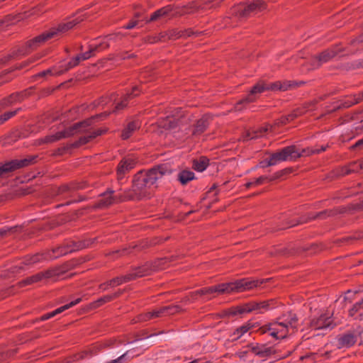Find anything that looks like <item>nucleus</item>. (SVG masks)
I'll use <instances>...</instances> for the list:
<instances>
[{"label":"nucleus","mask_w":363,"mask_h":363,"mask_svg":"<svg viewBox=\"0 0 363 363\" xmlns=\"http://www.w3.org/2000/svg\"><path fill=\"white\" fill-rule=\"evenodd\" d=\"M171 173L172 170L164 164L151 169L145 174H138L133 180V191L141 196H145L147 189L152 186L164 175Z\"/></svg>","instance_id":"20e7f679"},{"label":"nucleus","mask_w":363,"mask_h":363,"mask_svg":"<svg viewBox=\"0 0 363 363\" xmlns=\"http://www.w3.org/2000/svg\"><path fill=\"white\" fill-rule=\"evenodd\" d=\"M35 161V157H29L22 160H15L5 164H0V176L4 173L13 172L17 169L28 166Z\"/></svg>","instance_id":"f8f14e48"},{"label":"nucleus","mask_w":363,"mask_h":363,"mask_svg":"<svg viewBox=\"0 0 363 363\" xmlns=\"http://www.w3.org/2000/svg\"><path fill=\"white\" fill-rule=\"evenodd\" d=\"M84 20L82 15L68 18L57 26L52 27L42 34L27 42L26 45L30 50L37 48L43 43L61 37L64 33L72 29L76 25Z\"/></svg>","instance_id":"7ed1b4c3"},{"label":"nucleus","mask_w":363,"mask_h":363,"mask_svg":"<svg viewBox=\"0 0 363 363\" xmlns=\"http://www.w3.org/2000/svg\"><path fill=\"white\" fill-rule=\"evenodd\" d=\"M84 247V245L82 243H77L73 241L67 242L66 245L56 247L51 251H48L46 253H38L33 255H28L24 257L23 263L29 265L37 262H39L44 259H53L65 255L79 250Z\"/></svg>","instance_id":"39448f33"},{"label":"nucleus","mask_w":363,"mask_h":363,"mask_svg":"<svg viewBox=\"0 0 363 363\" xmlns=\"http://www.w3.org/2000/svg\"><path fill=\"white\" fill-rule=\"evenodd\" d=\"M355 342V336L352 333H347L337 337V345L338 348L350 347L352 346Z\"/></svg>","instance_id":"6ab92c4d"},{"label":"nucleus","mask_w":363,"mask_h":363,"mask_svg":"<svg viewBox=\"0 0 363 363\" xmlns=\"http://www.w3.org/2000/svg\"><path fill=\"white\" fill-rule=\"evenodd\" d=\"M360 169L363 170V161L361 162H354L347 166L342 167L340 174L345 176L352 172H357Z\"/></svg>","instance_id":"393cba45"},{"label":"nucleus","mask_w":363,"mask_h":363,"mask_svg":"<svg viewBox=\"0 0 363 363\" xmlns=\"http://www.w3.org/2000/svg\"><path fill=\"white\" fill-rule=\"evenodd\" d=\"M296 116V114H290L287 117L281 118V123H286V122L292 121Z\"/></svg>","instance_id":"ea45409f"},{"label":"nucleus","mask_w":363,"mask_h":363,"mask_svg":"<svg viewBox=\"0 0 363 363\" xmlns=\"http://www.w3.org/2000/svg\"><path fill=\"white\" fill-rule=\"evenodd\" d=\"M327 147L328 146L322 145L320 148L306 147L299 151L295 146H288L269 156L272 160L271 164L276 165L284 161L294 160L300 157L318 154L325 151L327 149Z\"/></svg>","instance_id":"423d86ee"},{"label":"nucleus","mask_w":363,"mask_h":363,"mask_svg":"<svg viewBox=\"0 0 363 363\" xmlns=\"http://www.w3.org/2000/svg\"><path fill=\"white\" fill-rule=\"evenodd\" d=\"M172 11V6H167L155 11L150 16V21H153L157 18L167 16Z\"/></svg>","instance_id":"7c9ffc66"},{"label":"nucleus","mask_w":363,"mask_h":363,"mask_svg":"<svg viewBox=\"0 0 363 363\" xmlns=\"http://www.w3.org/2000/svg\"><path fill=\"white\" fill-rule=\"evenodd\" d=\"M136 24H137V21H133L128 23V24L125 25L123 26V28L125 29H132L136 26Z\"/></svg>","instance_id":"a19ab883"},{"label":"nucleus","mask_w":363,"mask_h":363,"mask_svg":"<svg viewBox=\"0 0 363 363\" xmlns=\"http://www.w3.org/2000/svg\"><path fill=\"white\" fill-rule=\"evenodd\" d=\"M273 352L271 347L257 343H251L240 349L237 354L240 359L247 361L256 356L261 358L268 357L272 354Z\"/></svg>","instance_id":"9d476101"},{"label":"nucleus","mask_w":363,"mask_h":363,"mask_svg":"<svg viewBox=\"0 0 363 363\" xmlns=\"http://www.w3.org/2000/svg\"><path fill=\"white\" fill-rule=\"evenodd\" d=\"M113 193V191H111L100 195V199H99L97 207L105 208L113 203L115 202V198L112 196Z\"/></svg>","instance_id":"5701e85b"},{"label":"nucleus","mask_w":363,"mask_h":363,"mask_svg":"<svg viewBox=\"0 0 363 363\" xmlns=\"http://www.w3.org/2000/svg\"><path fill=\"white\" fill-rule=\"evenodd\" d=\"M252 327V326L250 323H246L239 327L231 335L233 340H235L240 338L242 335L247 333Z\"/></svg>","instance_id":"c756f323"},{"label":"nucleus","mask_w":363,"mask_h":363,"mask_svg":"<svg viewBox=\"0 0 363 363\" xmlns=\"http://www.w3.org/2000/svg\"><path fill=\"white\" fill-rule=\"evenodd\" d=\"M268 178L265 176H261L257 179H255L254 180L247 182L245 184L246 188H250L252 186H257L259 185L262 184L266 180H267Z\"/></svg>","instance_id":"f704fd0d"},{"label":"nucleus","mask_w":363,"mask_h":363,"mask_svg":"<svg viewBox=\"0 0 363 363\" xmlns=\"http://www.w3.org/2000/svg\"><path fill=\"white\" fill-rule=\"evenodd\" d=\"M4 123V121H3L2 116H0V125L3 124Z\"/></svg>","instance_id":"c03bdc74"},{"label":"nucleus","mask_w":363,"mask_h":363,"mask_svg":"<svg viewBox=\"0 0 363 363\" xmlns=\"http://www.w3.org/2000/svg\"><path fill=\"white\" fill-rule=\"evenodd\" d=\"M291 86V83L288 81H277L270 84H266L264 82H259L252 88L250 93L244 99L236 104L235 109L237 111L240 110V106L242 104H249L254 102L257 98V94H259L265 91H286Z\"/></svg>","instance_id":"6e6552de"},{"label":"nucleus","mask_w":363,"mask_h":363,"mask_svg":"<svg viewBox=\"0 0 363 363\" xmlns=\"http://www.w3.org/2000/svg\"><path fill=\"white\" fill-rule=\"evenodd\" d=\"M333 323L331 317L328 314H322L313 318L311 322V328L313 330L325 329L330 327Z\"/></svg>","instance_id":"4468645a"},{"label":"nucleus","mask_w":363,"mask_h":363,"mask_svg":"<svg viewBox=\"0 0 363 363\" xmlns=\"http://www.w3.org/2000/svg\"><path fill=\"white\" fill-rule=\"evenodd\" d=\"M50 276V273L49 272H46L45 273L40 272L27 278L24 280V282L26 284H31L42 280L43 278L49 277Z\"/></svg>","instance_id":"2f4dec72"},{"label":"nucleus","mask_w":363,"mask_h":363,"mask_svg":"<svg viewBox=\"0 0 363 363\" xmlns=\"http://www.w3.org/2000/svg\"><path fill=\"white\" fill-rule=\"evenodd\" d=\"M18 96L12 94L8 99L4 100V104L9 105L15 101L17 99Z\"/></svg>","instance_id":"58836bf2"},{"label":"nucleus","mask_w":363,"mask_h":363,"mask_svg":"<svg viewBox=\"0 0 363 363\" xmlns=\"http://www.w3.org/2000/svg\"><path fill=\"white\" fill-rule=\"evenodd\" d=\"M362 101H363V91L357 94L349 96L347 101L342 104V106L345 108H348L361 102Z\"/></svg>","instance_id":"c85d7f7f"},{"label":"nucleus","mask_w":363,"mask_h":363,"mask_svg":"<svg viewBox=\"0 0 363 363\" xmlns=\"http://www.w3.org/2000/svg\"><path fill=\"white\" fill-rule=\"evenodd\" d=\"M207 123H206V121L205 120H199L198 121L196 126L194 127V130H193V132H192V134L193 135H199L202 133H203L206 128H207Z\"/></svg>","instance_id":"72a5a7b5"},{"label":"nucleus","mask_w":363,"mask_h":363,"mask_svg":"<svg viewBox=\"0 0 363 363\" xmlns=\"http://www.w3.org/2000/svg\"><path fill=\"white\" fill-rule=\"evenodd\" d=\"M136 164V160L133 157H125L118 164L117 168V177L118 180L123 179L124 175L130 169L134 168Z\"/></svg>","instance_id":"ddd939ff"},{"label":"nucleus","mask_w":363,"mask_h":363,"mask_svg":"<svg viewBox=\"0 0 363 363\" xmlns=\"http://www.w3.org/2000/svg\"><path fill=\"white\" fill-rule=\"evenodd\" d=\"M195 178V174L192 171L183 170L178 174V180L183 185L186 184Z\"/></svg>","instance_id":"cd10ccee"},{"label":"nucleus","mask_w":363,"mask_h":363,"mask_svg":"<svg viewBox=\"0 0 363 363\" xmlns=\"http://www.w3.org/2000/svg\"><path fill=\"white\" fill-rule=\"evenodd\" d=\"M266 9L265 3L262 0H255L249 4H240L231 9L233 15L242 18L250 16L252 13H257Z\"/></svg>","instance_id":"9b49d317"},{"label":"nucleus","mask_w":363,"mask_h":363,"mask_svg":"<svg viewBox=\"0 0 363 363\" xmlns=\"http://www.w3.org/2000/svg\"><path fill=\"white\" fill-rule=\"evenodd\" d=\"M169 308L164 307L162 308H160L158 310H155L151 312H147L143 314H140L138 316V320L139 321H147L150 319L160 317L162 313H164L166 311H167Z\"/></svg>","instance_id":"b1692460"},{"label":"nucleus","mask_w":363,"mask_h":363,"mask_svg":"<svg viewBox=\"0 0 363 363\" xmlns=\"http://www.w3.org/2000/svg\"><path fill=\"white\" fill-rule=\"evenodd\" d=\"M262 281L259 280L240 279L234 282L220 284L216 286L203 288L196 291L201 296L208 300L216 294L242 292L259 286Z\"/></svg>","instance_id":"f257e3e1"},{"label":"nucleus","mask_w":363,"mask_h":363,"mask_svg":"<svg viewBox=\"0 0 363 363\" xmlns=\"http://www.w3.org/2000/svg\"><path fill=\"white\" fill-rule=\"evenodd\" d=\"M252 312L250 302L239 305L230 309V314L233 315H243Z\"/></svg>","instance_id":"a878e982"},{"label":"nucleus","mask_w":363,"mask_h":363,"mask_svg":"<svg viewBox=\"0 0 363 363\" xmlns=\"http://www.w3.org/2000/svg\"><path fill=\"white\" fill-rule=\"evenodd\" d=\"M118 296V294H114L112 295H106V296L99 298L98 300L95 301L94 302H93L91 303L92 307L93 308L99 307V306H102L103 304L112 301Z\"/></svg>","instance_id":"473e14b6"},{"label":"nucleus","mask_w":363,"mask_h":363,"mask_svg":"<svg viewBox=\"0 0 363 363\" xmlns=\"http://www.w3.org/2000/svg\"><path fill=\"white\" fill-rule=\"evenodd\" d=\"M141 276H143V275L139 273H134V274H128L125 276L118 277L116 278H114V279L110 280L108 282V286H104H104H101V287L103 289H106L109 286L115 287V286L121 285L123 283L128 282L132 279H134L137 277H141Z\"/></svg>","instance_id":"dca6fc26"},{"label":"nucleus","mask_w":363,"mask_h":363,"mask_svg":"<svg viewBox=\"0 0 363 363\" xmlns=\"http://www.w3.org/2000/svg\"><path fill=\"white\" fill-rule=\"evenodd\" d=\"M271 162H272V160H271L270 157H269L268 159L261 161L259 164V167H262V168H264V167H267L269 166H273L274 164H271Z\"/></svg>","instance_id":"4c0bfd02"},{"label":"nucleus","mask_w":363,"mask_h":363,"mask_svg":"<svg viewBox=\"0 0 363 363\" xmlns=\"http://www.w3.org/2000/svg\"><path fill=\"white\" fill-rule=\"evenodd\" d=\"M119 34H111L103 38H99L92 42L89 45V49L88 51L76 56L72 59L67 64L65 69L57 72L55 74H61L64 71L69 70V69L77 66L81 60H85L89 59L96 52H101L109 47V41L111 40H116L119 38Z\"/></svg>","instance_id":"0eeeda50"},{"label":"nucleus","mask_w":363,"mask_h":363,"mask_svg":"<svg viewBox=\"0 0 363 363\" xmlns=\"http://www.w3.org/2000/svg\"><path fill=\"white\" fill-rule=\"evenodd\" d=\"M18 111V109H16L15 111L4 113L3 115H1L3 117V121H4V122L8 121L9 118L14 116L17 113Z\"/></svg>","instance_id":"e433bc0d"},{"label":"nucleus","mask_w":363,"mask_h":363,"mask_svg":"<svg viewBox=\"0 0 363 363\" xmlns=\"http://www.w3.org/2000/svg\"><path fill=\"white\" fill-rule=\"evenodd\" d=\"M269 125H265L260 128L250 130L247 132L245 140H252L263 137L269 130Z\"/></svg>","instance_id":"4be33fe9"},{"label":"nucleus","mask_w":363,"mask_h":363,"mask_svg":"<svg viewBox=\"0 0 363 363\" xmlns=\"http://www.w3.org/2000/svg\"><path fill=\"white\" fill-rule=\"evenodd\" d=\"M272 303V301H264L260 302L252 301L250 302L252 312L263 313L272 308L271 306Z\"/></svg>","instance_id":"412c9836"},{"label":"nucleus","mask_w":363,"mask_h":363,"mask_svg":"<svg viewBox=\"0 0 363 363\" xmlns=\"http://www.w3.org/2000/svg\"><path fill=\"white\" fill-rule=\"evenodd\" d=\"M349 314L354 319L363 320V300L355 303L350 310Z\"/></svg>","instance_id":"bb28decb"},{"label":"nucleus","mask_w":363,"mask_h":363,"mask_svg":"<svg viewBox=\"0 0 363 363\" xmlns=\"http://www.w3.org/2000/svg\"><path fill=\"white\" fill-rule=\"evenodd\" d=\"M208 167V160L202 159L200 161L194 162V167L199 172H203Z\"/></svg>","instance_id":"c9c22d12"},{"label":"nucleus","mask_w":363,"mask_h":363,"mask_svg":"<svg viewBox=\"0 0 363 363\" xmlns=\"http://www.w3.org/2000/svg\"><path fill=\"white\" fill-rule=\"evenodd\" d=\"M359 41H363V35L360 37V39L359 40Z\"/></svg>","instance_id":"a18cd8bd"},{"label":"nucleus","mask_w":363,"mask_h":363,"mask_svg":"<svg viewBox=\"0 0 363 363\" xmlns=\"http://www.w3.org/2000/svg\"><path fill=\"white\" fill-rule=\"evenodd\" d=\"M362 144H363V139H362V140H358V141L355 143L354 146H355V147H359V146H360Z\"/></svg>","instance_id":"37998d69"},{"label":"nucleus","mask_w":363,"mask_h":363,"mask_svg":"<svg viewBox=\"0 0 363 363\" xmlns=\"http://www.w3.org/2000/svg\"><path fill=\"white\" fill-rule=\"evenodd\" d=\"M94 118H95L87 119L86 121H84L83 122L74 125L72 127L67 130L57 132L55 134L45 136L43 139V142L45 143H54L62 138L69 137L78 132L82 131L86 132V134L79 138V143L81 145L86 144L91 141L92 139L95 138L96 137L107 132V129L106 128H98L94 130H91L90 128H87V127L91 125V122L94 120Z\"/></svg>","instance_id":"f03ea898"},{"label":"nucleus","mask_w":363,"mask_h":363,"mask_svg":"<svg viewBox=\"0 0 363 363\" xmlns=\"http://www.w3.org/2000/svg\"><path fill=\"white\" fill-rule=\"evenodd\" d=\"M52 71L51 69H47V70H45V71H43V72H40V73L38 74V76H40V77H44V76H45V75H47V74H51V73H52Z\"/></svg>","instance_id":"79ce46f5"},{"label":"nucleus","mask_w":363,"mask_h":363,"mask_svg":"<svg viewBox=\"0 0 363 363\" xmlns=\"http://www.w3.org/2000/svg\"><path fill=\"white\" fill-rule=\"evenodd\" d=\"M140 125L141 123L138 119L129 122L126 127L123 130L121 138L123 140L129 138L135 130L140 128Z\"/></svg>","instance_id":"aec40b11"},{"label":"nucleus","mask_w":363,"mask_h":363,"mask_svg":"<svg viewBox=\"0 0 363 363\" xmlns=\"http://www.w3.org/2000/svg\"><path fill=\"white\" fill-rule=\"evenodd\" d=\"M297 326V319L295 316L291 318L289 321L278 320L269 323L264 327L267 328L269 335L276 339H282L291 332L294 333Z\"/></svg>","instance_id":"1a4fd4ad"},{"label":"nucleus","mask_w":363,"mask_h":363,"mask_svg":"<svg viewBox=\"0 0 363 363\" xmlns=\"http://www.w3.org/2000/svg\"><path fill=\"white\" fill-rule=\"evenodd\" d=\"M337 52L334 50H326L321 52L318 57H315L313 58V61L315 64L313 65V68L319 67L322 63L326 62L333 57H335Z\"/></svg>","instance_id":"a211bd4d"},{"label":"nucleus","mask_w":363,"mask_h":363,"mask_svg":"<svg viewBox=\"0 0 363 363\" xmlns=\"http://www.w3.org/2000/svg\"><path fill=\"white\" fill-rule=\"evenodd\" d=\"M140 90L138 86L133 87L130 91H128L121 99V101L117 103L115 106L113 112H117L124 108L127 104L128 101L132 99L133 97L140 94Z\"/></svg>","instance_id":"2eb2a0df"},{"label":"nucleus","mask_w":363,"mask_h":363,"mask_svg":"<svg viewBox=\"0 0 363 363\" xmlns=\"http://www.w3.org/2000/svg\"><path fill=\"white\" fill-rule=\"evenodd\" d=\"M81 301V298H78L77 299H75L74 301H71L70 303H67V304H65L61 307H59L57 308V309L54 310L52 312H50V313H45L44 315H43L40 318V320H48L52 317H54L55 315L63 312L64 311L78 304L79 302Z\"/></svg>","instance_id":"f3484780"}]
</instances>
